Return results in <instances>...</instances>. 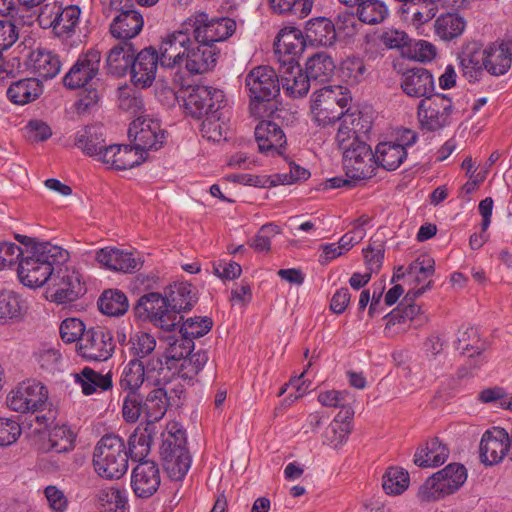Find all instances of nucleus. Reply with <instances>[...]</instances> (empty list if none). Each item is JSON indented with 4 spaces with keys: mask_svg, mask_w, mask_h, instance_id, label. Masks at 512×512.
I'll return each mask as SVG.
<instances>
[{
    "mask_svg": "<svg viewBox=\"0 0 512 512\" xmlns=\"http://www.w3.org/2000/svg\"><path fill=\"white\" fill-rule=\"evenodd\" d=\"M191 36L188 30H185L183 23L179 30L168 33L162 38L158 54L160 66L163 68H174L180 66L186 59Z\"/></svg>",
    "mask_w": 512,
    "mask_h": 512,
    "instance_id": "dca6fc26",
    "label": "nucleus"
},
{
    "mask_svg": "<svg viewBox=\"0 0 512 512\" xmlns=\"http://www.w3.org/2000/svg\"><path fill=\"white\" fill-rule=\"evenodd\" d=\"M512 44L510 42H494L485 48L484 68L487 72L494 76L504 75L512 64Z\"/></svg>",
    "mask_w": 512,
    "mask_h": 512,
    "instance_id": "a878e982",
    "label": "nucleus"
},
{
    "mask_svg": "<svg viewBox=\"0 0 512 512\" xmlns=\"http://www.w3.org/2000/svg\"><path fill=\"white\" fill-rule=\"evenodd\" d=\"M336 141L339 148L343 150V163L349 178L364 180L375 175L377 168L375 153L365 140L349 141L348 134L342 129L337 132Z\"/></svg>",
    "mask_w": 512,
    "mask_h": 512,
    "instance_id": "7ed1b4c3",
    "label": "nucleus"
},
{
    "mask_svg": "<svg viewBox=\"0 0 512 512\" xmlns=\"http://www.w3.org/2000/svg\"><path fill=\"white\" fill-rule=\"evenodd\" d=\"M48 400L46 387L36 381L21 383L7 397V405L20 413L35 412L42 409Z\"/></svg>",
    "mask_w": 512,
    "mask_h": 512,
    "instance_id": "4468645a",
    "label": "nucleus"
},
{
    "mask_svg": "<svg viewBox=\"0 0 512 512\" xmlns=\"http://www.w3.org/2000/svg\"><path fill=\"white\" fill-rule=\"evenodd\" d=\"M160 456L170 479L180 481L186 476L192 457L187 448L186 433L176 423L170 426L167 435L164 436Z\"/></svg>",
    "mask_w": 512,
    "mask_h": 512,
    "instance_id": "39448f33",
    "label": "nucleus"
},
{
    "mask_svg": "<svg viewBox=\"0 0 512 512\" xmlns=\"http://www.w3.org/2000/svg\"><path fill=\"white\" fill-rule=\"evenodd\" d=\"M166 298L168 304H170V310L175 311L176 315H181V312L190 310L197 302L194 288L187 282L171 285Z\"/></svg>",
    "mask_w": 512,
    "mask_h": 512,
    "instance_id": "7c9ffc66",
    "label": "nucleus"
},
{
    "mask_svg": "<svg viewBox=\"0 0 512 512\" xmlns=\"http://www.w3.org/2000/svg\"><path fill=\"white\" fill-rule=\"evenodd\" d=\"M460 66L463 74L469 79V81L477 80L483 69H485L483 52H463L460 57Z\"/></svg>",
    "mask_w": 512,
    "mask_h": 512,
    "instance_id": "13d9d810",
    "label": "nucleus"
},
{
    "mask_svg": "<svg viewBox=\"0 0 512 512\" xmlns=\"http://www.w3.org/2000/svg\"><path fill=\"white\" fill-rule=\"evenodd\" d=\"M466 479V468L462 464H449L425 481L419 488L418 496L422 501L438 500L454 493Z\"/></svg>",
    "mask_w": 512,
    "mask_h": 512,
    "instance_id": "9d476101",
    "label": "nucleus"
},
{
    "mask_svg": "<svg viewBox=\"0 0 512 512\" xmlns=\"http://www.w3.org/2000/svg\"><path fill=\"white\" fill-rule=\"evenodd\" d=\"M118 106L122 111L136 114L142 110L144 103L136 91L125 87L119 89Z\"/></svg>",
    "mask_w": 512,
    "mask_h": 512,
    "instance_id": "774afa93",
    "label": "nucleus"
},
{
    "mask_svg": "<svg viewBox=\"0 0 512 512\" xmlns=\"http://www.w3.org/2000/svg\"><path fill=\"white\" fill-rule=\"evenodd\" d=\"M95 259L101 266L123 273H134L143 264L141 258L133 252L110 247L98 250Z\"/></svg>",
    "mask_w": 512,
    "mask_h": 512,
    "instance_id": "5701e85b",
    "label": "nucleus"
},
{
    "mask_svg": "<svg viewBox=\"0 0 512 512\" xmlns=\"http://www.w3.org/2000/svg\"><path fill=\"white\" fill-rule=\"evenodd\" d=\"M448 456V448L435 437L429 440L425 447L417 449L414 463L419 467H436L443 464Z\"/></svg>",
    "mask_w": 512,
    "mask_h": 512,
    "instance_id": "2f4dec72",
    "label": "nucleus"
},
{
    "mask_svg": "<svg viewBox=\"0 0 512 512\" xmlns=\"http://www.w3.org/2000/svg\"><path fill=\"white\" fill-rule=\"evenodd\" d=\"M280 233L279 226L275 224H265L263 225L257 234L248 241V244L251 248H253L256 252H269L271 243V237Z\"/></svg>",
    "mask_w": 512,
    "mask_h": 512,
    "instance_id": "0e129e2a",
    "label": "nucleus"
},
{
    "mask_svg": "<svg viewBox=\"0 0 512 512\" xmlns=\"http://www.w3.org/2000/svg\"><path fill=\"white\" fill-rule=\"evenodd\" d=\"M407 151L401 144L395 142H381L376 146L375 158L377 167L381 166L385 170H396L406 159Z\"/></svg>",
    "mask_w": 512,
    "mask_h": 512,
    "instance_id": "c9c22d12",
    "label": "nucleus"
},
{
    "mask_svg": "<svg viewBox=\"0 0 512 512\" xmlns=\"http://www.w3.org/2000/svg\"><path fill=\"white\" fill-rule=\"evenodd\" d=\"M465 19L458 13L441 14L434 22V32L441 40L451 41L462 35Z\"/></svg>",
    "mask_w": 512,
    "mask_h": 512,
    "instance_id": "4c0bfd02",
    "label": "nucleus"
},
{
    "mask_svg": "<svg viewBox=\"0 0 512 512\" xmlns=\"http://www.w3.org/2000/svg\"><path fill=\"white\" fill-rule=\"evenodd\" d=\"M80 9L77 6H67L64 9L59 7L54 17V32L59 37H69L74 33L79 22Z\"/></svg>",
    "mask_w": 512,
    "mask_h": 512,
    "instance_id": "8fccbe9b",
    "label": "nucleus"
},
{
    "mask_svg": "<svg viewBox=\"0 0 512 512\" xmlns=\"http://www.w3.org/2000/svg\"><path fill=\"white\" fill-rule=\"evenodd\" d=\"M101 55L96 50L81 54L63 78V84L69 89H78L88 85L98 74Z\"/></svg>",
    "mask_w": 512,
    "mask_h": 512,
    "instance_id": "f3484780",
    "label": "nucleus"
},
{
    "mask_svg": "<svg viewBox=\"0 0 512 512\" xmlns=\"http://www.w3.org/2000/svg\"><path fill=\"white\" fill-rule=\"evenodd\" d=\"M144 26V19L140 12L131 13L124 16H114L110 26L109 32L112 37L129 41L140 34Z\"/></svg>",
    "mask_w": 512,
    "mask_h": 512,
    "instance_id": "c85d7f7f",
    "label": "nucleus"
},
{
    "mask_svg": "<svg viewBox=\"0 0 512 512\" xmlns=\"http://www.w3.org/2000/svg\"><path fill=\"white\" fill-rule=\"evenodd\" d=\"M99 310L108 316H121L129 308L126 295L120 290H106L98 300Z\"/></svg>",
    "mask_w": 512,
    "mask_h": 512,
    "instance_id": "37998d69",
    "label": "nucleus"
},
{
    "mask_svg": "<svg viewBox=\"0 0 512 512\" xmlns=\"http://www.w3.org/2000/svg\"><path fill=\"white\" fill-rule=\"evenodd\" d=\"M42 92L38 79L26 78L12 83L7 90V97L15 104L24 105L37 99Z\"/></svg>",
    "mask_w": 512,
    "mask_h": 512,
    "instance_id": "f704fd0d",
    "label": "nucleus"
},
{
    "mask_svg": "<svg viewBox=\"0 0 512 512\" xmlns=\"http://www.w3.org/2000/svg\"><path fill=\"white\" fill-rule=\"evenodd\" d=\"M401 88L410 97L427 99L434 92V79L425 68H412L405 71L401 78Z\"/></svg>",
    "mask_w": 512,
    "mask_h": 512,
    "instance_id": "393cba45",
    "label": "nucleus"
},
{
    "mask_svg": "<svg viewBox=\"0 0 512 512\" xmlns=\"http://www.w3.org/2000/svg\"><path fill=\"white\" fill-rule=\"evenodd\" d=\"M356 7L358 19L368 25L380 24L389 16V9L381 0H362Z\"/></svg>",
    "mask_w": 512,
    "mask_h": 512,
    "instance_id": "a19ab883",
    "label": "nucleus"
},
{
    "mask_svg": "<svg viewBox=\"0 0 512 512\" xmlns=\"http://www.w3.org/2000/svg\"><path fill=\"white\" fill-rule=\"evenodd\" d=\"M431 284L432 280H429L425 286L409 290L400 305L386 315L388 318L387 326L405 323L407 320H412L420 311V307L413 303L414 300L430 288Z\"/></svg>",
    "mask_w": 512,
    "mask_h": 512,
    "instance_id": "c756f323",
    "label": "nucleus"
},
{
    "mask_svg": "<svg viewBox=\"0 0 512 512\" xmlns=\"http://www.w3.org/2000/svg\"><path fill=\"white\" fill-rule=\"evenodd\" d=\"M272 10L278 14L295 15L298 18L306 17L313 6L312 0H270Z\"/></svg>",
    "mask_w": 512,
    "mask_h": 512,
    "instance_id": "6e6d98bb",
    "label": "nucleus"
},
{
    "mask_svg": "<svg viewBox=\"0 0 512 512\" xmlns=\"http://www.w3.org/2000/svg\"><path fill=\"white\" fill-rule=\"evenodd\" d=\"M350 431L347 424L331 422L323 433V444L338 449L346 442Z\"/></svg>",
    "mask_w": 512,
    "mask_h": 512,
    "instance_id": "e2e57ef3",
    "label": "nucleus"
},
{
    "mask_svg": "<svg viewBox=\"0 0 512 512\" xmlns=\"http://www.w3.org/2000/svg\"><path fill=\"white\" fill-rule=\"evenodd\" d=\"M337 35L333 22L326 17L309 20L305 26V41L313 46H332Z\"/></svg>",
    "mask_w": 512,
    "mask_h": 512,
    "instance_id": "cd10ccee",
    "label": "nucleus"
},
{
    "mask_svg": "<svg viewBox=\"0 0 512 512\" xmlns=\"http://www.w3.org/2000/svg\"><path fill=\"white\" fill-rule=\"evenodd\" d=\"M27 304L18 294L12 291L0 292V324L17 322L27 312Z\"/></svg>",
    "mask_w": 512,
    "mask_h": 512,
    "instance_id": "473e14b6",
    "label": "nucleus"
},
{
    "mask_svg": "<svg viewBox=\"0 0 512 512\" xmlns=\"http://www.w3.org/2000/svg\"><path fill=\"white\" fill-rule=\"evenodd\" d=\"M351 96L342 86H325L313 94L311 113L315 121L326 126L340 120L346 113Z\"/></svg>",
    "mask_w": 512,
    "mask_h": 512,
    "instance_id": "6e6552de",
    "label": "nucleus"
},
{
    "mask_svg": "<svg viewBox=\"0 0 512 512\" xmlns=\"http://www.w3.org/2000/svg\"><path fill=\"white\" fill-rule=\"evenodd\" d=\"M128 137L137 151L147 153L162 147L165 131L161 129L158 120L139 116L130 123Z\"/></svg>",
    "mask_w": 512,
    "mask_h": 512,
    "instance_id": "ddd939ff",
    "label": "nucleus"
},
{
    "mask_svg": "<svg viewBox=\"0 0 512 512\" xmlns=\"http://www.w3.org/2000/svg\"><path fill=\"white\" fill-rule=\"evenodd\" d=\"M336 65L332 57L324 52L311 56L306 63V73L312 82H328L335 71Z\"/></svg>",
    "mask_w": 512,
    "mask_h": 512,
    "instance_id": "58836bf2",
    "label": "nucleus"
},
{
    "mask_svg": "<svg viewBox=\"0 0 512 512\" xmlns=\"http://www.w3.org/2000/svg\"><path fill=\"white\" fill-rule=\"evenodd\" d=\"M279 78L286 94L293 98L305 96L312 82L306 71L304 72L296 59H283L279 66Z\"/></svg>",
    "mask_w": 512,
    "mask_h": 512,
    "instance_id": "6ab92c4d",
    "label": "nucleus"
},
{
    "mask_svg": "<svg viewBox=\"0 0 512 512\" xmlns=\"http://www.w3.org/2000/svg\"><path fill=\"white\" fill-rule=\"evenodd\" d=\"M166 390L156 388L152 390L143 402L144 418L148 424L155 423L163 418L168 408Z\"/></svg>",
    "mask_w": 512,
    "mask_h": 512,
    "instance_id": "79ce46f5",
    "label": "nucleus"
},
{
    "mask_svg": "<svg viewBox=\"0 0 512 512\" xmlns=\"http://www.w3.org/2000/svg\"><path fill=\"white\" fill-rule=\"evenodd\" d=\"M409 486V474L402 468L390 467L382 478V487L388 495L402 494Z\"/></svg>",
    "mask_w": 512,
    "mask_h": 512,
    "instance_id": "603ef678",
    "label": "nucleus"
},
{
    "mask_svg": "<svg viewBox=\"0 0 512 512\" xmlns=\"http://www.w3.org/2000/svg\"><path fill=\"white\" fill-rule=\"evenodd\" d=\"M103 127L99 125L86 126L75 136V145L88 156L95 157L104 145Z\"/></svg>",
    "mask_w": 512,
    "mask_h": 512,
    "instance_id": "ea45409f",
    "label": "nucleus"
},
{
    "mask_svg": "<svg viewBox=\"0 0 512 512\" xmlns=\"http://www.w3.org/2000/svg\"><path fill=\"white\" fill-rule=\"evenodd\" d=\"M224 98V92L220 89L196 85L191 87L185 99V109L194 118L200 119L207 116L202 123V131L209 133L212 129L216 131L217 128H220V125L216 124L214 120H219L217 112L222 107Z\"/></svg>",
    "mask_w": 512,
    "mask_h": 512,
    "instance_id": "423d86ee",
    "label": "nucleus"
},
{
    "mask_svg": "<svg viewBox=\"0 0 512 512\" xmlns=\"http://www.w3.org/2000/svg\"><path fill=\"white\" fill-rule=\"evenodd\" d=\"M158 51L152 47H146L133 55L129 66L131 81L136 87H150L156 77L158 65H160Z\"/></svg>",
    "mask_w": 512,
    "mask_h": 512,
    "instance_id": "a211bd4d",
    "label": "nucleus"
},
{
    "mask_svg": "<svg viewBox=\"0 0 512 512\" xmlns=\"http://www.w3.org/2000/svg\"><path fill=\"white\" fill-rule=\"evenodd\" d=\"M145 379V366L139 359L130 360L123 368L120 387L128 392H137Z\"/></svg>",
    "mask_w": 512,
    "mask_h": 512,
    "instance_id": "a18cd8bd",
    "label": "nucleus"
},
{
    "mask_svg": "<svg viewBox=\"0 0 512 512\" xmlns=\"http://www.w3.org/2000/svg\"><path fill=\"white\" fill-rule=\"evenodd\" d=\"M143 152L137 151L133 146L119 145V151L116 159L113 160V169L126 170L140 165L144 160Z\"/></svg>",
    "mask_w": 512,
    "mask_h": 512,
    "instance_id": "052dcab7",
    "label": "nucleus"
},
{
    "mask_svg": "<svg viewBox=\"0 0 512 512\" xmlns=\"http://www.w3.org/2000/svg\"><path fill=\"white\" fill-rule=\"evenodd\" d=\"M194 349V342L186 336L180 334L178 337H169L168 347L165 352V364L168 369H173V366L180 360L189 356Z\"/></svg>",
    "mask_w": 512,
    "mask_h": 512,
    "instance_id": "49530a36",
    "label": "nucleus"
},
{
    "mask_svg": "<svg viewBox=\"0 0 512 512\" xmlns=\"http://www.w3.org/2000/svg\"><path fill=\"white\" fill-rule=\"evenodd\" d=\"M68 252L49 242L34 244L29 254L18 263V277L28 287L36 288L49 284L56 266L64 264Z\"/></svg>",
    "mask_w": 512,
    "mask_h": 512,
    "instance_id": "f257e3e1",
    "label": "nucleus"
},
{
    "mask_svg": "<svg viewBox=\"0 0 512 512\" xmlns=\"http://www.w3.org/2000/svg\"><path fill=\"white\" fill-rule=\"evenodd\" d=\"M350 110V108L346 109L337 132H340L342 129L345 130L349 141L354 139L365 140L364 138L372 128V122L368 116L363 115L360 111L354 110L351 112Z\"/></svg>",
    "mask_w": 512,
    "mask_h": 512,
    "instance_id": "72a5a7b5",
    "label": "nucleus"
},
{
    "mask_svg": "<svg viewBox=\"0 0 512 512\" xmlns=\"http://www.w3.org/2000/svg\"><path fill=\"white\" fill-rule=\"evenodd\" d=\"M508 432L501 427L487 430L480 441V458L483 463L494 465L508 458Z\"/></svg>",
    "mask_w": 512,
    "mask_h": 512,
    "instance_id": "412c9836",
    "label": "nucleus"
},
{
    "mask_svg": "<svg viewBox=\"0 0 512 512\" xmlns=\"http://www.w3.org/2000/svg\"><path fill=\"white\" fill-rule=\"evenodd\" d=\"M112 332L103 326L90 327L76 344L77 354L88 362H105L115 351Z\"/></svg>",
    "mask_w": 512,
    "mask_h": 512,
    "instance_id": "9b49d317",
    "label": "nucleus"
},
{
    "mask_svg": "<svg viewBox=\"0 0 512 512\" xmlns=\"http://www.w3.org/2000/svg\"><path fill=\"white\" fill-rule=\"evenodd\" d=\"M27 66L38 77L52 79L58 75L62 64L59 56L55 53L37 49L30 53Z\"/></svg>",
    "mask_w": 512,
    "mask_h": 512,
    "instance_id": "bb28decb",
    "label": "nucleus"
},
{
    "mask_svg": "<svg viewBox=\"0 0 512 512\" xmlns=\"http://www.w3.org/2000/svg\"><path fill=\"white\" fill-rule=\"evenodd\" d=\"M86 331L84 323L78 318H67L60 325V336L65 343L78 344Z\"/></svg>",
    "mask_w": 512,
    "mask_h": 512,
    "instance_id": "69168bd1",
    "label": "nucleus"
},
{
    "mask_svg": "<svg viewBox=\"0 0 512 512\" xmlns=\"http://www.w3.org/2000/svg\"><path fill=\"white\" fill-rule=\"evenodd\" d=\"M128 452L117 435L103 436L94 449L93 465L99 476L119 479L128 469Z\"/></svg>",
    "mask_w": 512,
    "mask_h": 512,
    "instance_id": "20e7f679",
    "label": "nucleus"
},
{
    "mask_svg": "<svg viewBox=\"0 0 512 512\" xmlns=\"http://www.w3.org/2000/svg\"><path fill=\"white\" fill-rule=\"evenodd\" d=\"M213 326V321L209 317H192L185 320L180 326L179 333L189 337L192 341L207 334Z\"/></svg>",
    "mask_w": 512,
    "mask_h": 512,
    "instance_id": "bf43d9fd",
    "label": "nucleus"
},
{
    "mask_svg": "<svg viewBox=\"0 0 512 512\" xmlns=\"http://www.w3.org/2000/svg\"><path fill=\"white\" fill-rule=\"evenodd\" d=\"M160 483L159 467L154 461H142L132 471L131 487L139 498H149L154 495Z\"/></svg>",
    "mask_w": 512,
    "mask_h": 512,
    "instance_id": "aec40b11",
    "label": "nucleus"
},
{
    "mask_svg": "<svg viewBox=\"0 0 512 512\" xmlns=\"http://www.w3.org/2000/svg\"><path fill=\"white\" fill-rule=\"evenodd\" d=\"M122 415L126 422L134 423L144 416L143 401L137 392H128L124 398Z\"/></svg>",
    "mask_w": 512,
    "mask_h": 512,
    "instance_id": "338daca9",
    "label": "nucleus"
},
{
    "mask_svg": "<svg viewBox=\"0 0 512 512\" xmlns=\"http://www.w3.org/2000/svg\"><path fill=\"white\" fill-rule=\"evenodd\" d=\"M136 318L149 320L155 326L171 331L183 320L182 315H176L170 310L166 296L157 292L142 295L133 307Z\"/></svg>",
    "mask_w": 512,
    "mask_h": 512,
    "instance_id": "1a4fd4ad",
    "label": "nucleus"
},
{
    "mask_svg": "<svg viewBox=\"0 0 512 512\" xmlns=\"http://www.w3.org/2000/svg\"><path fill=\"white\" fill-rule=\"evenodd\" d=\"M77 380L81 384L82 392L85 395H91L97 389L106 391L112 387V375L110 373L102 375L89 367H85L81 371Z\"/></svg>",
    "mask_w": 512,
    "mask_h": 512,
    "instance_id": "c03bdc74",
    "label": "nucleus"
},
{
    "mask_svg": "<svg viewBox=\"0 0 512 512\" xmlns=\"http://www.w3.org/2000/svg\"><path fill=\"white\" fill-rule=\"evenodd\" d=\"M255 139L261 153L276 156L282 155L287 139L282 128L273 121H261L255 127Z\"/></svg>",
    "mask_w": 512,
    "mask_h": 512,
    "instance_id": "4be33fe9",
    "label": "nucleus"
},
{
    "mask_svg": "<svg viewBox=\"0 0 512 512\" xmlns=\"http://www.w3.org/2000/svg\"><path fill=\"white\" fill-rule=\"evenodd\" d=\"M304 42L305 36H302L299 30L292 29L278 35L277 48L284 51L285 59H295V56L303 52Z\"/></svg>",
    "mask_w": 512,
    "mask_h": 512,
    "instance_id": "864d4df0",
    "label": "nucleus"
},
{
    "mask_svg": "<svg viewBox=\"0 0 512 512\" xmlns=\"http://www.w3.org/2000/svg\"><path fill=\"white\" fill-rule=\"evenodd\" d=\"M183 27L188 30L195 42L215 46V43L233 35L236 22L228 17H209L205 12H198L187 18L183 22Z\"/></svg>",
    "mask_w": 512,
    "mask_h": 512,
    "instance_id": "0eeeda50",
    "label": "nucleus"
},
{
    "mask_svg": "<svg viewBox=\"0 0 512 512\" xmlns=\"http://www.w3.org/2000/svg\"><path fill=\"white\" fill-rule=\"evenodd\" d=\"M245 85L249 91L250 114L259 119L273 115L280 93L279 72L269 66L255 67L246 75Z\"/></svg>",
    "mask_w": 512,
    "mask_h": 512,
    "instance_id": "f03ea898",
    "label": "nucleus"
},
{
    "mask_svg": "<svg viewBox=\"0 0 512 512\" xmlns=\"http://www.w3.org/2000/svg\"><path fill=\"white\" fill-rule=\"evenodd\" d=\"M130 352L138 357L144 358L151 354L156 347L155 338L146 332H136L129 340Z\"/></svg>",
    "mask_w": 512,
    "mask_h": 512,
    "instance_id": "680f3d73",
    "label": "nucleus"
},
{
    "mask_svg": "<svg viewBox=\"0 0 512 512\" xmlns=\"http://www.w3.org/2000/svg\"><path fill=\"white\" fill-rule=\"evenodd\" d=\"M341 77L350 85L362 82L367 75L364 60L357 56H349L341 62Z\"/></svg>",
    "mask_w": 512,
    "mask_h": 512,
    "instance_id": "5fc2aeb1",
    "label": "nucleus"
},
{
    "mask_svg": "<svg viewBox=\"0 0 512 512\" xmlns=\"http://www.w3.org/2000/svg\"><path fill=\"white\" fill-rule=\"evenodd\" d=\"M135 49L129 41H120L112 47L107 55V65L110 73L120 76L129 69Z\"/></svg>",
    "mask_w": 512,
    "mask_h": 512,
    "instance_id": "e433bc0d",
    "label": "nucleus"
},
{
    "mask_svg": "<svg viewBox=\"0 0 512 512\" xmlns=\"http://www.w3.org/2000/svg\"><path fill=\"white\" fill-rule=\"evenodd\" d=\"M75 434L66 425L53 427L48 434V450L66 453L74 449Z\"/></svg>",
    "mask_w": 512,
    "mask_h": 512,
    "instance_id": "09e8293b",
    "label": "nucleus"
},
{
    "mask_svg": "<svg viewBox=\"0 0 512 512\" xmlns=\"http://www.w3.org/2000/svg\"><path fill=\"white\" fill-rule=\"evenodd\" d=\"M452 101L444 94H432L422 99L418 106V118L422 127L429 131L438 130L449 123Z\"/></svg>",
    "mask_w": 512,
    "mask_h": 512,
    "instance_id": "2eb2a0df",
    "label": "nucleus"
},
{
    "mask_svg": "<svg viewBox=\"0 0 512 512\" xmlns=\"http://www.w3.org/2000/svg\"><path fill=\"white\" fill-rule=\"evenodd\" d=\"M86 292L77 271L64 264L56 266V271L48 284L47 294L50 301L67 304L77 300Z\"/></svg>",
    "mask_w": 512,
    "mask_h": 512,
    "instance_id": "f8f14e48",
    "label": "nucleus"
},
{
    "mask_svg": "<svg viewBox=\"0 0 512 512\" xmlns=\"http://www.w3.org/2000/svg\"><path fill=\"white\" fill-rule=\"evenodd\" d=\"M152 441V433L146 427L144 429L137 428L129 437L128 440V457L130 456L134 461H145L144 458L150 452Z\"/></svg>",
    "mask_w": 512,
    "mask_h": 512,
    "instance_id": "de8ad7c7",
    "label": "nucleus"
},
{
    "mask_svg": "<svg viewBox=\"0 0 512 512\" xmlns=\"http://www.w3.org/2000/svg\"><path fill=\"white\" fill-rule=\"evenodd\" d=\"M480 339L476 328L474 327H461L457 332V339L455 341V348L463 354L472 351L470 356L480 355L482 347L479 345Z\"/></svg>",
    "mask_w": 512,
    "mask_h": 512,
    "instance_id": "4d7b16f0",
    "label": "nucleus"
},
{
    "mask_svg": "<svg viewBox=\"0 0 512 512\" xmlns=\"http://www.w3.org/2000/svg\"><path fill=\"white\" fill-rule=\"evenodd\" d=\"M220 51L216 46L205 45L191 40L185 59V67L192 74H203L212 70Z\"/></svg>",
    "mask_w": 512,
    "mask_h": 512,
    "instance_id": "b1692460",
    "label": "nucleus"
},
{
    "mask_svg": "<svg viewBox=\"0 0 512 512\" xmlns=\"http://www.w3.org/2000/svg\"><path fill=\"white\" fill-rule=\"evenodd\" d=\"M208 359L207 352L199 350L180 360L173 369H177L180 378L191 380L203 369Z\"/></svg>",
    "mask_w": 512,
    "mask_h": 512,
    "instance_id": "3c124183",
    "label": "nucleus"
}]
</instances>
